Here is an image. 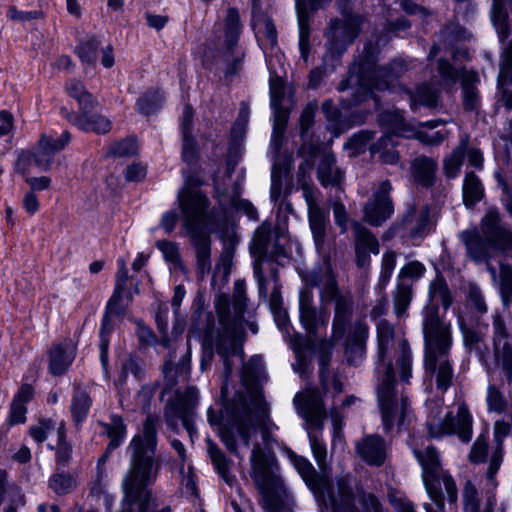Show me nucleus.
<instances>
[{
	"instance_id": "1",
	"label": "nucleus",
	"mask_w": 512,
	"mask_h": 512,
	"mask_svg": "<svg viewBox=\"0 0 512 512\" xmlns=\"http://www.w3.org/2000/svg\"><path fill=\"white\" fill-rule=\"evenodd\" d=\"M263 364L254 356L243 365L241 386L230 388L227 381L220 389L216 404L210 407L207 419L227 451L239 456V444L249 446L256 429L261 430L263 445L255 443L250 457V477L262 498L266 512H293L294 502L280 472V465L272 448V423L269 406L260 385Z\"/></svg>"
},
{
	"instance_id": "2",
	"label": "nucleus",
	"mask_w": 512,
	"mask_h": 512,
	"mask_svg": "<svg viewBox=\"0 0 512 512\" xmlns=\"http://www.w3.org/2000/svg\"><path fill=\"white\" fill-rule=\"evenodd\" d=\"M246 300L245 284L243 281H237L234 286L232 303L227 294H220L215 300V309L221 326L220 329L215 330L212 312L205 310L203 307H197L191 317L190 332L203 334L202 371L207 370L211 366L215 345L225 368L222 384L227 381L228 386L234 389L237 388L229 384V377L233 368L230 358L236 355H240L242 358V349L238 343V337L242 333V319L246 309Z\"/></svg>"
},
{
	"instance_id": "3",
	"label": "nucleus",
	"mask_w": 512,
	"mask_h": 512,
	"mask_svg": "<svg viewBox=\"0 0 512 512\" xmlns=\"http://www.w3.org/2000/svg\"><path fill=\"white\" fill-rule=\"evenodd\" d=\"M376 331L379 375L377 395L384 428L386 431H390L395 423L399 427L404 425L408 407L407 397L402 396L400 400L396 397L392 360L395 358L396 365L400 370V377L407 382L411 377L412 354L406 339L399 340L396 346L395 329L387 320H380L377 323Z\"/></svg>"
},
{
	"instance_id": "4",
	"label": "nucleus",
	"mask_w": 512,
	"mask_h": 512,
	"mask_svg": "<svg viewBox=\"0 0 512 512\" xmlns=\"http://www.w3.org/2000/svg\"><path fill=\"white\" fill-rule=\"evenodd\" d=\"M158 423V416L148 414L142 431L130 442L129 468L122 480L121 511L134 512L133 505L136 504L138 512H150L152 492L148 486L156 481L161 468V460L156 456Z\"/></svg>"
},
{
	"instance_id": "5",
	"label": "nucleus",
	"mask_w": 512,
	"mask_h": 512,
	"mask_svg": "<svg viewBox=\"0 0 512 512\" xmlns=\"http://www.w3.org/2000/svg\"><path fill=\"white\" fill-rule=\"evenodd\" d=\"M185 185L179 191L177 202L182 216V228L189 237L196 257V269L200 279L211 271V246L209 226L214 215L209 198L194 186V178L184 172ZM197 185V183H195Z\"/></svg>"
},
{
	"instance_id": "6",
	"label": "nucleus",
	"mask_w": 512,
	"mask_h": 512,
	"mask_svg": "<svg viewBox=\"0 0 512 512\" xmlns=\"http://www.w3.org/2000/svg\"><path fill=\"white\" fill-rule=\"evenodd\" d=\"M422 333L424 340V368L435 378L436 387L446 392L452 385L454 370L448 359L453 338L449 322L438 314V307L428 305L422 309Z\"/></svg>"
},
{
	"instance_id": "7",
	"label": "nucleus",
	"mask_w": 512,
	"mask_h": 512,
	"mask_svg": "<svg viewBox=\"0 0 512 512\" xmlns=\"http://www.w3.org/2000/svg\"><path fill=\"white\" fill-rule=\"evenodd\" d=\"M270 100L274 112L273 133L271 138V149L273 152V167L271 174V200L276 202L282 191V180L291 169V155L280 154L284 141V133L287 128L289 110L283 107L282 102L285 96V82L279 76L270 78Z\"/></svg>"
},
{
	"instance_id": "8",
	"label": "nucleus",
	"mask_w": 512,
	"mask_h": 512,
	"mask_svg": "<svg viewBox=\"0 0 512 512\" xmlns=\"http://www.w3.org/2000/svg\"><path fill=\"white\" fill-rule=\"evenodd\" d=\"M318 151L319 147L311 143H305L301 146L299 154L305 157V160L299 165L297 181L301 186L307 204L309 228L315 247L317 251L321 252L325 246L329 218L327 212L319 203L320 192L308 181L314 164L313 159Z\"/></svg>"
},
{
	"instance_id": "9",
	"label": "nucleus",
	"mask_w": 512,
	"mask_h": 512,
	"mask_svg": "<svg viewBox=\"0 0 512 512\" xmlns=\"http://www.w3.org/2000/svg\"><path fill=\"white\" fill-rule=\"evenodd\" d=\"M294 465L306 485L313 492L316 500L326 508H331L332 512H335V503L344 500L345 494L342 484L346 487L345 490L351 498V503H355L350 475L338 477L334 486L326 472L318 473L306 458L297 457L294 460Z\"/></svg>"
},
{
	"instance_id": "10",
	"label": "nucleus",
	"mask_w": 512,
	"mask_h": 512,
	"mask_svg": "<svg viewBox=\"0 0 512 512\" xmlns=\"http://www.w3.org/2000/svg\"><path fill=\"white\" fill-rule=\"evenodd\" d=\"M414 455L422 466V477L428 495L442 492V485L451 504L458 499V489L451 475L441 467L437 450L428 446L424 450H414Z\"/></svg>"
},
{
	"instance_id": "11",
	"label": "nucleus",
	"mask_w": 512,
	"mask_h": 512,
	"mask_svg": "<svg viewBox=\"0 0 512 512\" xmlns=\"http://www.w3.org/2000/svg\"><path fill=\"white\" fill-rule=\"evenodd\" d=\"M426 426L431 438L456 434L463 443H469L472 440L473 417L464 400L457 401L456 415L450 411L442 419H430Z\"/></svg>"
},
{
	"instance_id": "12",
	"label": "nucleus",
	"mask_w": 512,
	"mask_h": 512,
	"mask_svg": "<svg viewBox=\"0 0 512 512\" xmlns=\"http://www.w3.org/2000/svg\"><path fill=\"white\" fill-rule=\"evenodd\" d=\"M342 19H332L326 29V48L331 57H340L361 32L364 18L359 14L343 11Z\"/></svg>"
},
{
	"instance_id": "13",
	"label": "nucleus",
	"mask_w": 512,
	"mask_h": 512,
	"mask_svg": "<svg viewBox=\"0 0 512 512\" xmlns=\"http://www.w3.org/2000/svg\"><path fill=\"white\" fill-rule=\"evenodd\" d=\"M293 404L297 413L304 419L306 430L323 429L327 411L323 396L317 388L306 387L296 393Z\"/></svg>"
},
{
	"instance_id": "14",
	"label": "nucleus",
	"mask_w": 512,
	"mask_h": 512,
	"mask_svg": "<svg viewBox=\"0 0 512 512\" xmlns=\"http://www.w3.org/2000/svg\"><path fill=\"white\" fill-rule=\"evenodd\" d=\"M391 190L392 185L389 180L379 183L363 208V220L366 223L379 227L392 216L394 205L390 197Z\"/></svg>"
},
{
	"instance_id": "15",
	"label": "nucleus",
	"mask_w": 512,
	"mask_h": 512,
	"mask_svg": "<svg viewBox=\"0 0 512 512\" xmlns=\"http://www.w3.org/2000/svg\"><path fill=\"white\" fill-rule=\"evenodd\" d=\"M197 404L194 389L187 391V395H177L170 399L164 408V419L172 430H177V421L180 419L190 435L195 432L193 417Z\"/></svg>"
},
{
	"instance_id": "16",
	"label": "nucleus",
	"mask_w": 512,
	"mask_h": 512,
	"mask_svg": "<svg viewBox=\"0 0 512 512\" xmlns=\"http://www.w3.org/2000/svg\"><path fill=\"white\" fill-rule=\"evenodd\" d=\"M280 229L273 230L272 223L264 221L254 232L250 253L252 257H269L272 260L286 255L285 247L279 243Z\"/></svg>"
},
{
	"instance_id": "17",
	"label": "nucleus",
	"mask_w": 512,
	"mask_h": 512,
	"mask_svg": "<svg viewBox=\"0 0 512 512\" xmlns=\"http://www.w3.org/2000/svg\"><path fill=\"white\" fill-rule=\"evenodd\" d=\"M300 321L310 337H316L318 329L328 324L329 315L325 308L320 310L313 304L311 289L305 288L299 297Z\"/></svg>"
},
{
	"instance_id": "18",
	"label": "nucleus",
	"mask_w": 512,
	"mask_h": 512,
	"mask_svg": "<svg viewBox=\"0 0 512 512\" xmlns=\"http://www.w3.org/2000/svg\"><path fill=\"white\" fill-rule=\"evenodd\" d=\"M355 262L359 268L368 267L370 253L378 254L380 245L373 233L358 221H352Z\"/></svg>"
},
{
	"instance_id": "19",
	"label": "nucleus",
	"mask_w": 512,
	"mask_h": 512,
	"mask_svg": "<svg viewBox=\"0 0 512 512\" xmlns=\"http://www.w3.org/2000/svg\"><path fill=\"white\" fill-rule=\"evenodd\" d=\"M512 41L505 46L499 63L496 103L512 110Z\"/></svg>"
},
{
	"instance_id": "20",
	"label": "nucleus",
	"mask_w": 512,
	"mask_h": 512,
	"mask_svg": "<svg viewBox=\"0 0 512 512\" xmlns=\"http://www.w3.org/2000/svg\"><path fill=\"white\" fill-rule=\"evenodd\" d=\"M512 433V423L504 420H497L493 426V436L495 447L489 459V465L485 477L489 484L495 488L497 486L496 474L500 469L504 457V441Z\"/></svg>"
},
{
	"instance_id": "21",
	"label": "nucleus",
	"mask_w": 512,
	"mask_h": 512,
	"mask_svg": "<svg viewBox=\"0 0 512 512\" xmlns=\"http://www.w3.org/2000/svg\"><path fill=\"white\" fill-rule=\"evenodd\" d=\"M377 59L375 49L371 44L364 48V54L358 64L354 65L350 71L347 82H355L368 91L372 90V86L368 83L375 81L379 68L376 65Z\"/></svg>"
},
{
	"instance_id": "22",
	"label": "nucleus",
	"mask_w": 512,
	"mask_h": 512,
	"mask_svg": "<svg viewBox=\"0 0 512 512\" xmlns=\"http://www.w3.org/2000/svg\"><path fill=\"white\" fill-rule=\"evenodd\" d=\"M509 230L501 224V217L496 209H489L480 223V235L487 239L494 250L503 251Z\"/></svg>"
},
{
	"instance_id": "23",
	"label": "nucleus",
	"mask_w": 512,
	"mask_h": 512,
	"mask_svg": "<svg viewBox=\"0 0 512 512\" xmlns=\"http://www.w3.org/2000/svg\"><path fill=\"white\" fill-rule=\"evenodd\" d=\"M355 302L351 292L346 291L344 296L334 301V317L332 322V340L343 339L351 324L354 314Z\"/></svg>"
},
{
	"instance_id": "24",
	"label": "nucleus",
	"mask_w": 512,
	"mask_h": 512,
	"mask_svg": "<svg viewBox=\"0 0 512 512\" xmlns=\"http://www.w3.org/2000/svg\"><path fill=\"white\" fill-rule=\"evenodd\" d=\"M369 336V326L364 318L357 319L347 332L345 354L349 363H354L363 357Z\"/></svg>"
},
{
	"instance_id": "25",
	"label": "nucleus",
	"mask_w": 512,
	"mask_h": 512,
	"mask_svg": "<svg viewBox=\"0 0 512 512\" xmlns=\"http://www.w3.org/2000/svg\"><path fill=\"white\" fill-rule=\"evenodd\" d=\"M480 76L477 71H464L461 81V104L465 113L479 115L481 110V94L478 88Z\"/></svg>"
},
{
	"instance_id": "26",
	"label": "nucleus",
	"mask_w": 512,
	"mask_h": 512,
	"mask_svg": "<svg viewBox=\"0 0 512 512\" xmlns=\"http://www.w3.org/2000/svg\"><path fill=\"white\" fill-rule=\"evenodd\" d=\"M357 455L368 465L381 466L386 459L385 440L380 435H367L356 443Z\"/></svg>"
},
{
	"instance_id": "27",
	"label": "nucleus",
	"mask_w": 512,
	"mask_h": 512,
	"mask_svg": "<svg viewBox=\"0 0 512 512\" xmlns=\"http://www.w3.org/2000/svg\"><path fill=\"white\" fill-rule=\"evenodd\" d=\"M437 171V160L425 155L417 156L410 164L413 182L424 188H430L435 184Z\"/></svg>"
},
{
	"instance_id": "28",
	"label": "nucleus",
	"mask_w": 512,
	"mask_h": 512,
	"mask_svg": "<svg viewBox=\"0 0 512 512\" xmlns=\"http://www.w3.org/2000/svg\"><path fill=\"white\" fill-rule=\"evenodd\" d=\"M460 239L464 243L467 256L476 263H488L492 257L493 247L487 239L482 237L477 230H466L460 234Z\"/></svg>"
},
{
	"instance_id": "29",
	"label": "nucleus",
	"mask_w": 512,
	"mask_h": 512,
	"mask_svg": "<svg viewBox=\"0 0 512 512\" xmlns=\"http://www.w3.org/2000/svg\"><path fill=\"white\" fill-rule=\"evenodd\" d=\"M75 349L71 341L54 344L49 350V372L54 376L63 375L72 364Z\"/></svg>"
},
{
	"instance_id": "30",
	"label": "nucleus",
	"mask_w": 512,
	"mask_h": 512,
	"mask_svg": "<svg viewBox=\"0 0 512 512\" xmlns=\"http://www.w3.org/2000/svg\"><path fill=\"white\" fill-rule=\"evenodd\" d=\"M404 93L408 96L410 107L413 111H417L420 106L429 109L436 108L441 97L440 89L430 83L418 85L415 91L405 88Z\"/></svg>"
},
{
	"instance_id": "31",
	"label": "nucleus",
	"mask_w": 512,
	"mask_h": 512,
	"mask_svg": "<svg viewBox=\"0 0 512 512\" xmlns=\"http://www.w3.org/2000/svg\"><path fill=\"white\" fill-rule=\"evenodd\" d=\"M317 178L323 187H338L344 179V172L336 165V158L330 152H325L317 167Z\"/></svg>"
},
{
	"instance_id": "32",
	"label": "nucleus",
	"mask_w": 512,
	"mask_h": 512,
	"mask_svg": "<svg viewBox=\"0 0 512 512\" xmlns=\"http://www.w3.org/2000/svg\"><path fill=\"white\" fill-rule=\"evenodd\" d=\"M193 122V109L190 105H186L183 111L182 118V159L189 165L196 164L198 160V151L196 141L191 134Z\"/></svg>"
},
{
	"instance_id": "33",
	"label": "nucleus",
	"mask_w": 512,
	"mask_h": 512,
	"mask_svg": "<svg viewBox=\"0 0 512 512\" xmlns=\"http://www.w3.org/2000/svg\"><path fill=\"white\" fill-rule=\"evenodd\" d=\"M207 453L212 465L219 476L230 487L236 482V477L231 473L232 460L227 457L225 452L211 439L206 440Z\"/></svg>"
},
{
	"instance_id": "34",
	"label": "nucleus",
	"mask_w": 512,
	"mask_h": 512,
	"mask_svg": "<svg viewBox=\"0 0 512 512\" xmlns=\"http://www.w3.org/2000/svg\"><path fill=\"white\" fill-rule=\"evenodd\" d=\"M68 120L84 131L105 134L111 129V121L100 114H89V110H81L80 114L69 115Z\"/></svg>"
},
{
	"instance_id": "35",
	"label": "nucleus",
	"mask_w": 512,
	"mask_h": 512,
	"mask_svg": "<svg viewBox=\"0 0 512 512\" xmlns=\"http://www.w3.org/2000/svg\"><path fill=\"white\" fill-rule=\"evenodd\" d=\"M428 297L429 302L423 307V309L428 305H435L439 308L438 303L442 305L444 311H447L450 308L454 298L443 275L437 274L435 279L430 282ZM438 312H440L439 309ZM438 314L440 315V313Z\"/></svg>"
},
{
	"instance_id": "36",
	"label": "nucleus",
	"mask_w": 512,
	"mask_h": 512,
	"mask_svg": "<svg viewBox=\"0 0 512 512\" xmlns=\"http://www.w3.org/2000/svg\"><path fill=\"white\" fill-rule=\"evenodd\" d=\"M469 145V136L464 135L458 145L452 150V152L447 155L443 160V173L449 178H455L465 159L466 151Z\"/></svg>"
},
{
	"instance_id": "37",
	"label": "nucleus",
	"mask_w": 512,
	"mask_h": 512,
	"mask_svg": "<svg viewBox=\"0 0 512 512\" xmlns=\"http://www.w3.org/2000/svg\"><path fill=\"white\" fill-rule=\"evenodd\" d=\"M406 71L407 66L404 61L393 60L388 65L380 67L375 81H370L368 84L372 89L386 90L393 80L401 77Z\"/></svg>"
},
{
	"instance_id": "38",
	"label": "nucleus",
	"mask_w": 512,
	"mask_h": 512,
	"mask_svg": "<svg viewBox=\"0 0 512 512\" xmlns=\"http://www.w3.org/2000/svg\"><path fill=\"white\" fill-rule=\"evenodd\" d=\"M296 9L299 24V49L301 57L304 61H307L310 51V27L305 0H297Z\"/></svg>"
},
{
	"instance_id": "39",
	"label": "nucleus",
	"mask_w": 512,
	"mask_h": 512,
	"mask_svg": "<svg viewBox=\"0 0 512 512\" xmlns=\"http://www.w3.org/2000/svg\"><path fill=\"white\" fill-rule=\"evenodd\" d=\"M463 203L466 207H473L484 197V186L480 178L473 172H467L464 177L463 187Z\"/></svg>"
},
{
	"instance_id": "40",
	"label": "nucleus",
	"mask_w": 512,
	"mask_h": 512,
	"mask_svg": "<svg viewBox=\"0 0 512 512\" xmlns=\"http://www.w3.org/2000/svg\"><path fill=\"white\" fill-rule=\"evenodd\" d=\"M394 312L397 317L405 315L413 298V282L410 280H398L392 293Z\"/></svg>"
},
{
	"instance_id": "41",
	"label": "nucleus",
	"mask_w": 512,
	"mask_h": 512,
	"mask_svg": "<svg viewBox=\"0 0 512 512\" xmlns=\"http://www.w3.org/2000/svg\"><path fill=\"white\" fill-rule=\"evenodd\" d=\"M91 404L92 398L89 393L79 384H75L70 410L76 424L81 423L86 418Z\"/></svg>"
},
{
	"instance_id": "42",
	"label": "nucleus",
	"mask_w": 512,
	"mask_h": 512,
	"mask_svg": "<svg viewBox=\"0 0 512 512\" xmlns=\"http://www.w3.org/2000/svg\"><path fill=\"white\" fill-rule=\"evenodd\" d=\"M458 325L463 334L464 345L469 350H475L478 352L480 360L485 362V353L481 349V345L484 344L485 336L483 333L476 331L473 328H469L462 315L458 316Z\"/></svg>"
},
{
	"instance_id": "43",
	"label": "nucleus",
	"mask_w": 512,
	"mask_h": 512,
	"mask_svg": "<svg viewBox=\"0 0 512 512\" xmlns=\"http://www.w3.org/2000/svg\"><path fill=\"white\" fill-rule=\"evenodd\" d=\"M394 146L393 135L385 134L377 142L373 143L369 149L372 154L379 153L383 163L396 164L400 159V155L394 149Z\"/></svg>"
},
{
	"instance_id": "44",
	"label": "nucleus",
	"mask_w": 512,
	"mask_h": 512,
	"mask_svg": "<svg viewBox=\"0 0 512 512\" xmlns=\"http://www.w3.org/2000/svg\"><path fill=\"white\" fill-rule=\"evenodd\" d=\"M491 19L500 41L504 42L510 35L509 16L505 8V0H493Z\"/></svg>"
},
{
	"instance_id": "45",
	"label": "nucleus",
	"mask_w": 512,
	"mask_h": 512,
	"mask_svg": "<svg viewBox=\"0 0 512 512\" xmlns=\"http://www.w3.org/2000/svg\"><path fill=\"white\" fill-rule=\"evenodd\" d=\"M110 420V423L99 422V425L104 428V433L110 439L109 449H116L120 446L126 435V425L123 418L119 415H112Z\"/></svg>"
},
{
	"instance_id": "46",
	"label": "nucleus",
	"mask_w": 512,
	"mask_h": 512,
	"mask_svg": "<svg viewBox=\"0 0 512 512\" xmlns=\"http://www.w3.org/2000/svg\"><path fill=\"white\" fill-rule=\"evenodd\" d=\"M49 488L59 496L71 493L77 487L76 478L65 471L53 473L48 481Z\"/></svg>"
},
{
	"instance_id": "47",
	"label": "nucleus",
	"mask_w": 512,
	"mask_h": 512,
	"mask_svg": "<svg viewBox=\"0 0 512 512\" xmlns=\"http://www.w3.org/2000/svg\"><path fill=\"white\" fill-rule=\"evenodd\" d=\"M66 90L71 97L77 100L80 110H90L95 106V99L86 90L82 82L71 80L67 83Z\"/></svg>"
},
{
	"instance_id": "48",
	"label": "nucleus",
	"mask_w": 512,
	"mask_h": 512,
	"mask_svg": "<svg viewBox=\"0 0 512 512\" xmlns=\"http://www.w3.org/2000/svg\"><path fill=\"white\" fill-rule=\"evenodd\" d=\"M495 363L500 367L509 383L512 382V343L493 347Z\"/></svg>"
},
{
	"instance_id": "49",
	"label": "nucleus",
	"mask_w": 512,
	"mask_h": 512,
	"mask_svg": "<svg viewBox=\"0 0 512 512\" xmlns=\"http://www.w3.org/2000/svg\"><path fill=\"white\" fill-rule=\"evenodd\" d=\"M499 289L502 303L508 307L512 303V266L509 264H500Z\"/></svg>"
},
{
	"instance_id": "50",
	"label": "nucleus",
	"mask_w": 512,
	"mask_h": 512,
	"mask_svg": "<svg viewBox=\"0 0 512 512\" xmlns=\"http://www.w3.org/2000/svg\"><path fill=\"white\" fill-rule=\"evenodd\" d=\"M414 217L416 223L414 227L410 228L411 235L416 237L428 234L433 226L430 208L423 206L414 212Z\"/></svg>"
},
{
	"instance_id": "51",
	"label": "nucleus",
	"mask_w": 512,
	"mask_h": 512,
	"mask_svg": "<svg viewBox=\"0 0 512 512\" xmlns=\"http://www.w3.org/2000/svg\"><path fill=\"white\" fill-rule=\"evenodd\" d=\"M489 451V438L486 434H480L471 446L468 460L472 464H483L487 461Z\"/></svg>"
},
{
	"instance_id": "52",
	"label": "nucleus",
	"mask_w": 512,
	"mask_h": 512,
	"mask_svg": "<svg viewBox=\"0 0 512 512\" xmlns=\"http://www.w3.org/2000/svg\"><path fill=\"white\" fill-rule=\"evenodd\" d=\"M290 345L295 353L296 361L293 364L295 372L299 373L302 378H305L308 370V360L306 352L303 347L300 335H295L290 339Z\"/></svg>"
},
{
	"instance_id": "53",
	"label": "nucleus",
	"mask_w": 512,
	"mask_h": 512,
	"mask_svg": "<svg viewBox=\"0 0 512 512\" xmlns=\"http://www.w3.org/2000/svg\"><path fill=\"white\" fill-rule=\"evenodd\" d=\"M254 25L258 28V32L264 35L270 47L276 46L277 30L271 18L261 13L254 15Z\"/></svg>"
},
{
	"instance_id": "54",
	"label": "nucleus",
	"mask_w": 512,
	"mask_h": 512,
	"mask_svg": "<svg viewBox=\"0 0 512 512\" xmlns=\"http://www.w3.org/2000/svg\"><path fill=\"white\" fill-rule=\"evenodd\" d=\"M100 42L95 37H89L79 43L76 53L82 62L94 64L97 60Z\"/></svg>"
},
{
	"instance_id": "55",
	"label": "nucleus",
	"mask_w": 512,
	"mask_h": 512,
	"mask_svg": "<svg viewBox=\"0 0 512 512\" xmlns=\"http://www.w3.org/2000/svg\"><path fill=\"white\" fill-rule=\"evenodd\" d=\"M162 101L163 97L159 90H149L138 99V110L145 115H150L160 108Z\"/></svg>"
},
{
	"instance_id": "56",
	"label": "nucleus",
	"mask_w": 512,
	"mask_h": 512,
	"mask_svg": "<svg viewBox=\"0 0 512 512\" xmlns=\"http://www.w3.org/2000/svg\"><path fill=\"white\" fill-rule=\"evenodd\" d=\"M437 71L444 82L454 85L458 80L462 81L463 72L468 70L466 68L457 69L446 59L440 58L437 60Z\"/></svg>"
},
{
	"instance_id": "57",
	"label": "nucleus",
	"mask_w": 512,
	"mask_h": 512,
	"mask_svg": "<svg viewBox=\"0 0 512 512\" xmlns=\"http://www.w3.org/2000/svg\"><path fill=\"white\" fill-rule=\"evenodd\" d=\"M466 298L469 307H471L477 314L483 315L487 312L488 307L483 293L476 284L469 283L466 290Z\"/></svg>"
},
{
	"instance_id": "58",
	"label": "nucleus",
	"mask_w": 512,
	"mask_h": 512,
	"mask_svg": "<svg viewBox=\"0 0 512 512\" xmlns=\"http://www.w3.org/2000/svg\"><path fill=\"white\" fill-rule=\"evenodd\" d=\"M493 335H492V345L499 346L505 343H511V334L507 329L506 323L499 313L493 315V323H492Z\"/></svg>"
},
{
	"instance_id": "59",
	"label": "nucleus",
	"mask_w": 512,
	"mask_h": 512,
	"mask_svg": "<svg viewBox=\"0 0 512 512\" xmlns=\"http://www.w3.org/2000/svg\"><path fill=\"white\" fill-rule=\"evenodd\" d=\"M250 108L248 103L242 102L236 121L231 128V136L234 141L241 140L245 133L249 121Z\"/></svg>"
},
{
	"instance_id": "60",
	"label": "nucleus",
	"mask_w": 512,
	"mask_h": 512,
	"mask_svg": "<svg viewBox=\"0 0 512 512\" xmlns=\"http://www.w3.org/2000/svg\"><path fill=\"white\" fill-rule=\"evenodd\" d=\"M373 137L374 133L372 131L362 130L349 138L344 147L351 150L354 155L361 154L365 151L367 144Z\"/></svg>"
},
{
	"instance_id": "61",
	"label": "nucleus",
	"mask_w": 512,
	"mask_h": 512,
	"mask_svg": "<svg viewBox=\"0 0 512 512\" xmlns=\"http://www.w3.org/2000/svg\"><path fill=\"white\" fill-rule=\"evenodd\" d=\"M309 441L311 445V449L313 451V455L315 460L322 472H326V458H327V450L325 445L320 441L318 436L315 434L318 430H307Z\"/></svg>"
},
{
	"instance_id": "62",
	"label": "nucleus",
	"mask_w": 512,
	"mask_h": 512,
	"mask_svg": "<svg viewBox=\"0 0 512 512\" xmlns=\"http://www.w3.org/2000/svg\"><path fill=\"white\" fill-rule=\"evenodd\" d=\"M486 401L490 412L503 413L507 406L503 393L494 384L488 386Z\"/></svg>"
},
{
	"instance_id": "63",
	"label": "nucleus",
	"mask_w": 512,
	"mask_h": 512,
	"mask_svg": "<svg viewBox=\"0 0 512 512\" xmlns=\"http://www.w3.org/2000/svg\"><path fill=\"white\" fill-rule=\"evenodd\" d=\"M397 253L393 250H388L383 254L381 262V273L379 278V284L381 287H385L389 282L393 270L396 266Z\"/></svg>"
},
{
	"instance_id": "64",
	"label": "nucleus",
	"mask_w": 512,
	"mask_h": 512,
	"mask_svg": "<svg viewBox=\"0 0 512 512\" xmlns=\"http://www.w3.org/2000/svg\"><path fill=\"white\" fill-rule=\"evenodd\" d=\"M138 153V145L134 138H126L114 143L108 154L118 157L134 156Z\"/></svg>"
}]
</instances>
